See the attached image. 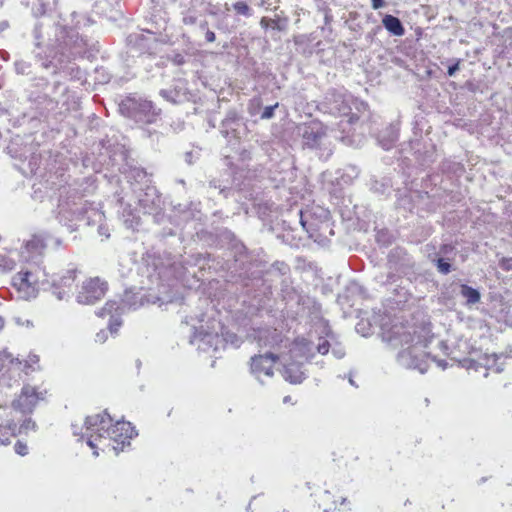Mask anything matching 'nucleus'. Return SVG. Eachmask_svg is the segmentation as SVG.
Wrapping results in <instances>:
<instances>
[{
  "label": "nucleus",
  "mask_w": 512,
  "mask_h": 512,
  "mask_svg": "<svg viewBox=\"0 0 512 512\" xmlns=\"http://www.w3.org/2000/svg\"><path fill=\"white\" fill-rule=\"evenodd\" d=\"M282 512H287L286 510H283Z\"/></svg>",
  "instance_id": "39"
},
{
  "label": "nucleus",
  "mask_w": 512,
  "mask_h": 512,
  "mask_svg": "<svg viewBox=\"0 0 512 512\" xmlns=\"http://www.w3.org/2000/svg\"><path fill=\"white\" fill-rule=\"evenodd\" d=\"M234 11L239 15L251 16V8L247 3L239 1L233 4Z\"/></svg>",
  "instance_id": "17"
},
{
  "label": "nucleus",
  "mask_w": 512,
  "mask_h": 512,
  "mask_svg": "<svg viewBox=\"0 0 512 512\" xmlns=\"http://www.w3.org/2000/svg\"><path fill=\"white\" fill-rule=\"evenodd\" d=\"M5 326V321L2 316H0V332L3 330Z\"/></svg>",
  "instance_id": "35"
},
{
  "label": "nucleus",
  "mask_w": 512,
  "mask_h": 512,
  "mask_svg": "<svg viewBox=\"0 0 512 512\" xmlns=\"http://www.w3.org/2000/svg\"><path fill=\"white\" fill-rule=\"evenodd\" d=\"M205 26H207V22H204L203 24H201L202 28H204Z\"/></svg>",
  "instance_id": "38"
},
{
  "label": "nucleus",
  "mask_w": 512,
  "mask_h": 512,
  "mask_svg": "<svg viewBox=\"0 0 512 512\" xmlns=\"http://www.w3.org/2000/svg\"><path fill=\"white\" fill-rule=\"evenodd\" d=\"M84 424L87 444L96 456L110 451L118 454L137 435L130 422L114 421L106 410L88 415Z\"/></svg>",
  "instance_id": "1"
},
{
  "label": "nucleus",
  "mask_w": 512,
  "mask_h": 512,
  "mask_svg": "<svg viewBox=\"0 0 512 512\" xmlns=\"http://www.w3.org/2000/svg\"><path fill=\"white\" fill-rule=\"evenodd\" d=\"M205 40L208 42V43H212L216 40V35L213 31L207 29L206 33H205Z\"/></svg>",
  "instance_id": "30"
},
{
  "label": "nucleus",
  "mask_w": 512,
  "mask_h": 512,
  "mask_svg": "<svg viewBox=\"0 0 512 512\" xmlns=\"http://www.w3.org/2000/svg\"><path fill=\"white\" fill-rule=\"evenodd\" d=\"M262 105V102H261V99L260 98H254L250 101V106H249V113L251 115H254L256 113V109H259Z\"/></svg>",
  "instance_id": "24"
},
{
  "label": "nucleus",
  "mask_w": 512,
  "mask_h": 512,
  "mask_svg": "<svg viewBox=\"0 0 512 512\" xmlns=\"http://www.w3.org/2000/svg\"><path fill=\"white\" fill-rule=\"evenodd\" d=\"M107 340V332L105 330H102L100 331L99 333L96 334V338H95V341L97 343H104L105 341Z\"/></svg>",
  "instance_id": "29"
},
{
  "label": "nucleus",
  "mask_w": 512,
  "mask_h": 512,
  "mask_svg": "<svg viewBox=\"0 0 512 512\" xmlns=\"http://www.w3.org/2000/svg\"><path fill=\"white\" fill-rule=\"evenodd\" d=\"M13 437H15L14 427H11V425L0 424V443L3 445H8L10 444Z\"/></svg>",
  "instance_id": "14"
},
{
  "label": "nucleus",
  "mask_w": 512,
  "mask_h": 512,
  "mask_svg": "<svg viewBox=\"0 0 512 512\" xmlns=\"http://www.w3.org/2000/svg\"><path fill=\"white\" fill-rule=\"evenodd\" d=\"M384 4L383 0H371L372 8L375 10L382 8Z\"/></svg>",
  "instance_id": "31"
},
{
  "label": "nucleus",
  "mask_w": 512,
  "mask_h": 512,
  "mask_svg": "<svg viewBox=\"0 0 512 512\" xmlns=\"http://www.w3.org/2000/svg\"><path fill=\"white\" fill-rule=\"evenodd\" d=\"M108 290L106 281L99 277L89 278L83 282L78 294V301L83 304H94L101 300Z\"/></svg>",
  "instance_id": "3"
},
{
  "label": "nucleus",
  "mask_w": 512,
  "mask_h": 512,
  "mask_svg": "<svg viewBox=\"0 0 512 512\" xmlns=\"http://www.w3.org/2000/svg\"><path fill=\"white\" fill-rule=\"evenodd\" d=\"M302 379L301 375L295 377L294 379H291L290 381L293 382V383H297V382H300Z\"/></svg>",
  "instance_id": "37"
},
{
  "label": "nucleus",
  "mask_w": 512,
  "mask_h": 512,
  "mask_svg": "<svg viewBox=\"0 0 512 512\" xmlns=\"http://www.w3.org/2000/svg\"><path fill=\"white\" fill-rule=\"evenodd\" d=\"M293 346H294V348H297V349H302V348L308 349L310 346V342L305 338H297L294 340Z\"/></svg>",
  "instance_id": "23"
},
{
  "label": "nucleus",
  "mask_w": 512,
  "mask_h": 512,
  "mask_svg": "<svg viewBox=\"0 0 512 512\" xmlns=\"http://www.w3.org/2000/svg\"><path fill=\"white\" fill-rule=\"evenodd\" d=\"M337 113L340 117L345 119V122L349 125H354L358 122L359 116L351 112V106L346 100H342L337 108ZM344 120H341L340 125L343 124Z\"/></svg>",
  "instance_id": "12"
},
{
  "label": "nucleus",
  "mask_w": 512,
  "mask_h": 512,
  "mask_svg": "<svg viewBox=\"0 0 512 512\" xmlns=\"http://www.w3.org/2000/svg\"><path fill=\"white\" fill-rule=\"evenodd\" d=\"M460 64H461V59H457L453 65L448 67L447 74L449 76H453L456 73V71L459 70Z\"/></svg>",
  "instance_id": "27"
},
{
  "label": "nucleus",
  "mask_w": 512,
  "mask_h": 512,
  "mask_svg": "<svg viewBox=\"0 0 512 512\" xmlns=\"http://www.w3.org/2000/svg\"><path fill=\"white\" fill-rule=\"evenodd\" d=\"M22 361L6 349L0 351V377L6 375L14 367H20Z\"/></svg>",
  "instance_id": "10"
},
{
  "label": "nucleus",
  "mask_w": 512,
  "mask_h": 512,
  "mask_svg": "<svg viewBox=\"0 0 512 512\" xmlns=\"http://www.w3.org/2000/svg\"><path fill=\"white\" fill-rule=\"evenodd\" d=\"M461 295L469 304L477 303L480 300V293L466 284L461 285Z\"/></svg>",
  "instance_id": "13"
},
{
  "label": "nucleus",
  "mask_w": 512,
  "mask_h": 512,
  "mask_svg": "<svg viewBox=\"0 0 512 512\" xmlns=\"http://www.w3.org/2000/svg\"><path fill=\"white\" fill-rule=\"evenodd\" d=\"M47 281L45 269L38 264L23 267L12 278V286L24 300L35 298L43 283Z\"/></svg>",
  "instance_id": "2"
},
{
  "label": "nucleus",
  "mask_w": 512,
  "mask_h": 512,
  "mask_svg": "<svg viewBox=\"0 0 512 512\" xmlns=\"http://www.w3.org/2000/svg\"><path fill=\"white\" fill-rule=\"evenodd\" d=\"M119 304L116 301H107L105 305L98 311V316H113L114 313H117L119 310Z\"/></svg>",
  "instance_id": "15"
},
{
  "label": "nucleus",
  "mask_w": 512,
  "mask_h": 512,
  "mask_svg": "<svg viewBox=\"0 0 512 512\" xmlns=\"http://www.w3.org/2000/svg\"><path fill=\"white\" fill-rule=\"evenodd\" d=\"M184 24L186 25H192L196 22V17H185L183 19Z\"/></svg>",
  "instance_id": "32"
},
{
  "label": "nucleus",
  "mask_w": 512,
  "mask_h": 512,
  "mask_svg": "<svg viewBox=\"0 0 512 512\" xmlns=\"http://www.w3.org/2000/svg\"><path fill=\"white\" fill-rule=\"evenodd\" d=\"M260 25L263 29H267L269 27H271L273 29H280L279 20H277V19H270L267 17H262L260 20Z\"/></svg>",
  "instance_id": "18"
},
{
  "label": "nucleus",
  "mask_w": 512,
  "mask_h": 512,
  "mask_svg": "<svg viewBox=\"0 0 512 512\" xmlns=\"http://www.w3.org/2000/svg\"><path fill=\"white\" fill-rule=\"evenodd\" d=\"M329 349H330V343L328 340H325V339L321 343H319L317 346V351L322 355H326L329 352Z\"/></svg>",
  "instance_id": "25"
},
{
  "label": "nucleus",
  "mask_w": 512,
  "mask_h": 512,
  "mask_svg": "<svg viewBox=\"0 0 512 512\" xmlns=\"http://www.w3.org/2000/svg\"><path fill=\"white\" fill-rule=\"evenodd\" d=\"M48 237L42 234H34L26 241L25 250L32 255H42L47 248Z\"/></svg>",
  "instance_id": "9"
},
{
  "label": "nucleus",
  "mask_w": 512,
  "mask_h": 512,
  "mask_svg": "<svg viewBox=\"0 0 512 512\" xmlns=\"http://www.w3.org/2000/svg\"><path fill=\"white\" fill-rule=\"evenodd\" d=\"M436 266L438 271L441 274H448L451 271V264L444 260L443 258H439L436 262Z\"/></svg>",
  "instance_id": "20"
},
{
  "label": "nucleus",
  "mask_w": 512,
  "mask_h": 512,
  "mask_svg": "<svg viewBox=\"0 0 512 512\" xmlns=\"http://www.w3.org/2000/svg\"><path fill=\"white\" fill-rule=\"evenodd\" d=\"M127 105L133 111V116H143L147 122H151L157 115L152 101L128 98Z\"/></svg>",
  "instance_id": "7"
},
{
  "label": "nucleus",
  "mask_w": 512,
  "mask_h": 512,
  "mask_svg": "<svg viewBox=\"0 0 512 512\" xmlns=\"http://www.w3.org/2000/svg\"><path fill=\"white\" fill-rule=\"evenodd\" d=\"M500 267L505 271H511L512 270V257L502 258L500 260Z\"/></svg>",
  "instance_id": "26"
},
{
  "label": "nucleus",
  "mask_w": 512,
  "mask_h": 512,
  "mask_svg": "<svg viewBox=\"0 0 512 512\" xmlns=\"http://www.w3.org/2000/svg\"><path fill=\"white\" fill-rule=\"evenodd\" d=\"M283 402L284 403H291L292 402V397L291 396H285L284 399H283Z\"/></svg>",
  "instance_id": "36"
},
{
  "label": "nucleus",
  "mask_w": 512,
  "mask_h": 512,
  "mask_svg": "<svg viewBox=\"0 0 512 512\" xmlns=\"http://www.w3.org/2000/svg\"><path fill=\"white\" fill-rule=\"evenodd\" d=\"M410 328L413 330V332L407 331L400 333L399 331H393V334L395 337L400 338L404 344H412L415 341L416 327L412 326Z\"/></svg>",
  "instance_id": "16"
},
{
  "label": "nucleus",
  "mask_w": 512,
  "mask_h": 512,
  "mask_svg": "<svg viewBox=\"0 0 512 512\" xmlns=\"http://www.w3.org/2000/svg\"><path fill=\"white\" fill-rule=\"evenodd\" d=\"M278 106L279 103H275L274 105L265 107L261 114V119H271L274 117V111Z\"/></svg>",
  "instance_id": "21"
},
{
  "label": "nucleus",
  "mask_w": 512,
  "mask_h": 512,
  "mask_svg": "<svg viewBox=\"0 0 512 512\" xmlns=\"http://www.w3.org/2000/svg\"><path fill=\"white\" fill-rule=\"evenodd\" d=\"M122 322L118 319H114L109 323V329L112 333H116L121 326Z\"/></svg>",
  "instance_id": "28"
},
{
  "label": "nucleus",
  "mask_w": 512,
  "mask_h": 512,
  "mask_svg": "<svg viewBox=\"0 0 512 512\" xmlns=\"http://www.w3.org/2000/svg\"><path fill=\"white\" fill-rule=\"evenodd\" d=\"M406 326H409V323L404 324L403 322H400L399 324H394L393 325V331H399L398 327L406 328Z\"/></svg>",
  "instance_id": "33"
},
{
  "label": "nucleus",
  "mask_w": 512,
  "mask_h": 512,
  "mask_svg": "<svg viewBox=\"0 0 512 512\" xmlns=\"http://www.w3.org/2000/svg\"><path fill=\"white\" fill-rule=\"evenodd\" d=\"M327 134V127L320 121L310 122L303 133V137L312 145L318 144Z\"/></svg>",
  "instance_id": "8"
},
{
  "label": "nucleus",
  "mask_w": 512,
  "mask_h": 512,
  "mask_svg": "<svg viewBox=\"0 0 512 512\" xmlns=\"http://www.w3.org/2000/svg\"><path fill=\"white\" fill-rule=\"evenodd\" d=\"M263 503L264 499L261 496L253 497L247 506L248 512H256L257 509L263 505Z\"/></svg>",
  "instance_id": "19"
},
{
  "label": "nucleus",
  "mask_w": 512,
  "mask_h": 512,
  "mask_svg": "<svg viewBox=\"0 0 512 512\" xmlns=\"http://www.w3.org/2000/svg\"><path fill=\"white\" fill-rule=\"evenodd\" d=\"M385 29L394 36H403L405 29L401 21L393 15H385L382 19Z\"/></svg>",
  "instance_id": "11"
},
{
  "label": "nucleus",
  "mask_w": 512,
  "mask_h": 512,
  "mask_svg": "<svg viewBox=\"0 0 512 512\" xmlns=\"http://www.w3.org/2000/svg\"><path fill=\"white\" fill-rule=\"evenodd\" d=\"M279 357L272 353L264 355H255L251 358L250 369L257 377H271L274 374V368Z\"/></svg>",
  "instance_id": "4"
},
{
  "label": "nucleus",
  "mask_w": 512,
  "mask_h": 512,
  "mask_svg": "<svg viewBox=\"0 0 512 512\" xmlns=\"http://www.w3.org/2000/svg\"><path fill=\"white\" fill-rule=\"evenodd\" d=\"M452 249H453V247L450 246V245H443L442 248H441V250L443 252H447L448 250H452Z\"/></svg>",
  "instance_id": "34"
},
{
  "label": "nucleus",
  "mask_w": 512,
  "mask_h": 512,
  "mask_svg": "<svg viewBox=\"0 0 512 512\" xmlns=\"http://www.w3.org/2000/svg\"><path fill=\"white\" fill-rule=\"evenodd\" d=\"M46 396V390H39L38 388L31 385H24L21 392L14 404L22 411H31L35 405L44 400Z\"/></svg>",
  "instance_id": "5"
},
{
  "label": "nucleus",
  "mask_w": 512,
  "mask_h": 512,
  "mask_svg": "<svg viewBox=\"0 0 512 512\" xmlns=\"http://www.w3.org/2000/svg\"><path fill=\"white\" fill-rule=\"evenodd\" d=\"M347 497L326 490L320 498L319 507L323 512H351Z\"/></svg>",
  "instance_id": "6"
},
{
  "label": "nucleus",
  "mask_w": 512,
  "mask_h": 512,
  "mask_svg": "<svg viewBox=\"0 0 512 512\" xmlns=\"http://www.w3.org/2000/svg\"><path fill=\"white\" fill-rule=\"evenodd\" d=\"M14 449L17 454L25 456L28 453V447L25 443L17 441L14 445Z\"/></svg>",
  "instance_id": "22"
}]
</instances>
